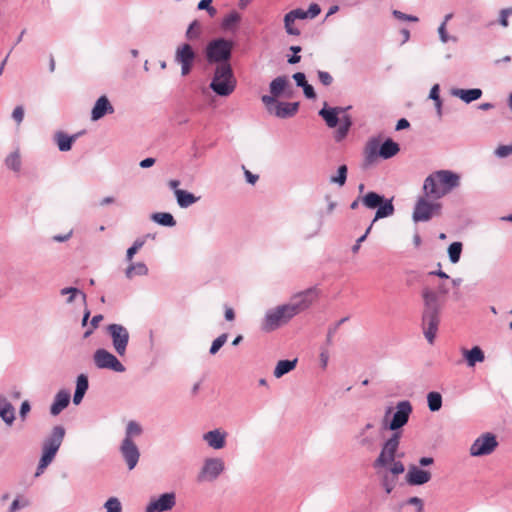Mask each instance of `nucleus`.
<instances>
[{
	"instance_id": "51",
	"label": "nucleus",
	"mask_w": 512,
	"mask_h": 512,
	"mask_svg": "<svg viewBox=\"0 0 512 512\" xmlns=\"http://www.w3.org/2000/svg\"><path fill=\"white\" fill-rule=\"evenodd\" d=\"M239 20L240 15L236 12H232L223 19L222 26L225 29H229L232 25L239 22Z\"/></svg>"
},
{
	"instance_id": "5",
	"label": "nucleus",
	"mask_w": 512,
	"mask_h": 512,
	"mask_svg": "<svg viewBox=\"0 0 512 512\" xmlns=\"http://www.w3.org/2000/svg\"><path fill=\"white\" fill-rule=\"evenodd\" d=\"M233 42L224 38L210 41L205 49L206 60L210 64L229 63L232 55Z\"/></svg>"
},
{
	"instance_id": "37",
	"label": "nucleus",
	"mask_w": 512,
	"mask_h": 512,
	"mask_svg": "<svg viewBox=\"0 0 512 512\" xmlns=\"http://www.w3.org/2000/svg\"><path fill=\"white\" fill-rule=\"evenodd\" d=\"M151 218L153 221L162 226L173 227L176 225V221L172 214L167 212L154 213Z\"/></svg>"
},
{
	"instance_id": "15",
	"label": "nucleus",
	"mask_w": 512,
	"mask_h": 512,
	"mask_svg": "<svg viewBox=\"0 0 512 512\" xmlns=\"http://www.w3.org/2000/svg\"><path fill=\"white\" fill-rule=\"evenodd\" d=\"M355 439L359 447L372 452L377 447L379 435L375 430L374 424L367 423L364 427L359 429L355 435Z\"/></svg>"
},
{
	"instance_id": "49",
	"label": "nucleus",
	"mask_w": 512,
	"mask_h": 512,
	"mask_svg": "<svg viewBox=\"0 0 512 512\" xmlns=\"http://www.w3.org/2000/svg\"><path fill=\"white\" fill-rule=\"evenodd\" d=\"M144 245L143 240H136L133 245L127 249L126 252V260L131 262L134 255L138 252V250Z\"/></svg>"
},
{
	"instance_id": "46",
	"label": "nucleus",
	"mask_w": 512,
	"mask_h": 512,
	"mask_svg": "<svg viewBox=\"0 0 512 512\" xmlns=\"http://www.w3.org/2000/svg\"><path fill=\"white\" fill-rule=\"evenodd\" d=\"M106 512H122V505L118 498L110 497L104 504Z\"/></svg>"
},
{
	"instance_id": "41",
	"label": "nucleus",
	"mask_w": 512,
	"mask_h": 512,
	"mask_svg": "<svg viewBox=\"0 0 512 512\" xmlns=\"http://www.w3.org/2000/svg\"><path fill=\"white\" fill-rule=\"evenodd\" d=\"M142 433V427L136 421H129L126 426L125 438L128 440H132L134 436H139Z\"/></svg>"
},
{
	"instance_id": "43",
	"label": "nucleus",
	"mask_w": 512,
	"mask_h": 512,
	"mask_svg": "<svg viewBox=\"0 0 512 512\" xmlns=\"http://www.w3.org/2000/svg\"><path fill=\"white\" fill-rule=\"evenodd\" d=\"M346 179H347V166L341 165V166H339V168L337 170V175L332 176L330 178V182L338 184L339 186H343L346 183Z\"/></svg>"
},
{
	"instance_id": "38",
	"label": "nucleus",
	"mask_w": 512,
	"mask_h": 512,
	"mask_svg": "<svg viewBox=\"0 0 512 512\" xmlns=\"http://www.w3.org/2000/svg\"><path fill=\"white\" fill-rule=\"evenodd\" d=\"M427 402L430 411H439L442 407V396L439 392H429L427 394Z\"/></svg>"
},
{
	"instance_id": "42",
	"label": "nucleus",
	"mask_w": 512,
	"mask_h": 512,
	"mask_svg": "<svg viewBox=\"0 0 512 512\" xmlns=\"http://www.w3.org/2000/svg\"><path fill=\"white\" fill-rule=\"evenodd\" d=\"M462 252V243L461 242H453L448 247V255L449 259L452 263H457L460 259Z\"/></svg>"
},
{
	"instance_id": "64",
	"label": "nucleus",
	"mask_w": 512,
	"mask_h": 512,
	"mask_svg": "<svg viewBox=\"0 0 512 512\" xmlns=\"http://www.w3.org/2000/svg\"><path fill=\"white\" fill-rule=\"evenodd\" d=\"M407 504L417 507V512H423V501L418 497H411L408 499Z\"/></svg>"
},
{
	"instance_id": "54",
	"label": "nucleus",
	"mask_w": 512,
	"mask_h": 512,
	"mask_svg": "<svg viewBox=\"0 0 512 512\" xmlns=\"http://www.w3.org/2000/svg\"><path fill=\"white\" fill-rule=\"evenodd\" d=\"M494 154L499 158H505L512 154V145H500Z\"/></svg>"
},
{
	"instance_id": "17",
	"label": "nucleus",
	"mask_w": 512,
	"mask_h": 512,
	"mask_svg": "<svg viewBox=\"0 0 512 512\" xmlns=\"http://www.w3.org/2000/svg\"><path fill=\"white\" fill-rule=\"evenodd\" d=\"M94 363L99 369H110L115 372H124V365L115 355L105 349H98L94 353Z\"/></svg>"
},
{
	"instance_id": "55",
	"label": "nucleus",
	"mask_w": 512,
	"mask_h": 512,
	"mask_svg": "<svg viewBox=\"0 0 512 512\" xmlns=\"http://www.w3.org/2000/svg\"><path fill=\"white\" fill-rule=\"evenodd\" d=\"M318 78L324 86H329L333 82V77L326 71H318Z\"/></svg>"
},
{
	"instance_id": "56",
	"label": "nucleus",
	"mask_w": 512,
	"mask_h": 512,
	"mask_svg": "<svg viewBox=\"0 0 512 512\" xmlns=\"http://www.w3.org/2000/svg\"><path fill=\"white\" fill-rule=\"evenodd\" d=\"M371 229H372V224H370L369 227L366 229L365 233L361 237H359L357 239L356 243L352 247V252L353 253H357L358 252V250L360 249L361 243L363 241H365V239L367 238V236L370 233Z\"/></svg>"
},
{
	"instance_id": "53",
	"label": "nucleus",
	"mask_w": 512,
	"mask_h": 512,
	"mask_svg": "<svg viewBox=\"0 0 512 512\" xmlns=\"http://www.w3.org/2000/svg\"><path fill=\"white\" fill-rule=\"evenodd\" d=\"M392 15L396 19L401 20V21H411V22H418L419 21L418 17L413 16V15L405 14V13L399 11V10H393L392 11Z\"/></svg>"
},
{
	"instance_id": "6",
	"label": "nucleus",
	"mask_w": 512,
	"mask_h": 512,
	"mask_svg": "<svg viewBox=\"0 0 512 512\" xmlns=\"http://www.w3.org/2000/svg\"><path fill=\"white\" fill-rule=\"evenodd\" d=\"M361 203L368 209H376L374 219L371 224L382 218L392 216L395 208L392 199H385L384 196L376 192H368L361 198Z\"/></svg>"
},
{
	"instance_id": "1",
	"label": "nucleus",
	"mask_w": 512,
	"mask_h": 512,
	"mask_svg": "<svg viewBox=\"0 0 512 512\" xmlns=\"http://www.w3.org/2000/svg\"><path fill=\"white\" fill-rule=\"evenodd\" d=\"M460 186V175L451 170H438L428 175L423 184V192L431 199L438 200Z\"/></svg>"
},
{
	"instance_id": "29",
	"label": "nucleus",
	"mask_w": 512,
	"mask_h": 512,
	"mask_svg": "<svg viewBox=\"0 0 512 512\" xmlns=\"http://www.w3.org/2000/svg\"><path fill=\"white\" fill-rule=\"evenodd\" d=\"M0 418L9 426H11L15 420L14 407L3 396L0 397Z\"/></svg>"
},
{
	"instance_id": "20",
	"label": "nucleus",
	"mask_w": 512,
	"mask_h": 512,
	"mask_svg": "<svg viewBox=\"0 0 512 512\" xmlns=\"http://www.w3.org/2000/svg\"><path fill=\"white\" fill-rule=\"evenodd\" d=\"M120 452L129 470L134 469L139 461L140 452L133 440L123 439Z\"/></svg>"
},
{
	"instance_id": "16",
	"label": "nucleus",
	"mask_w": 512,
	"mask_h": 512,
	"mask_svg": "<svg viewBox=\"0 0 512 512\" xmlns=\"http://www.w3.org/2000/svg\"><path fill=\"white\" fill-rule=\"evenodd\" d=\"M497 446L496 436L492 433H485L473 442L470 447V454L476 457L489 455Z\"/></svg>"
},
{
	"instance_id": "39",
	"label": "nucleus",
	"mask_w": 512,
	"mask_h": 512,
	"mask_svg": "<svg viewBox=\"0 0 512 512\" xmlns=\"http://www.w3.org/2000/svg\"><path fill=\"white\" fill-rule=\"evenodd\" d=\"M202 33V26L201 23L198 20H194L187 28V31L185 33L186 38L189 41L197 40L199 39L200 35Z\"/></svg>"
},
{
	"instance_id": "34",
	"label": "nucleus",
	"mask_w": 512,
	"mask_h": 512,
	"mask_svg": "<svg viewBox=\"0 0 512 512\" xmlns=\"http://www.w3.org/2000/svg\"><path fill=\"white\" fill-rule=\"evenodd\" d=\"M148 274V268L145 263H131L125 270L127 279H133L135 276H145Z\"/></svg>"
},
{
	"instance_id": "3",
	"label": "nucleus",
	"mask_w": 512,
	"mask_h": 512,
	"mask_svg": "<svg viewBox=\"0 0 512 512\" xmlns=\"http://www.w3.org/2000/svg\"><path fill=\"white\" fill-rule=\"evenodd\" d=\"M236 78L229 63L216 65L209 88L218 96L227 97L236 88Z\"/></svg>"
},
{
	"instance_id": "47",
	"label": "nucleus",
	"mask_w": 512,
	"mask_h": 512,
	"mask_svg": "<svg viewBox=\"0 0 512 512\" xmlns=\"http://www.w3.org/2000/svg\"><path fill=\"white\" fill-rule=\"evenodd\" d=\"M228 338V335L226 333L221 334L218 336L213 342L210 347V354L215 355L220 348L226 343Z\"/></svg>"
},
{
	"instance_id": "31",
	"label": "nucleus",
	"mask_w": 512,
	"mask_h": 512,
	"mask_svg": "<svg viewBox=\"0 0 512 512\" xmlns=\"http://www.w3.org/2000/svg\"><path fill=\"white\" fill-rule=\"evenodd\" d=\"M77 135L69 136L62 131H58L54 135V140L61 152L69 151L72 147L73 142L76 140Z\"/></svg>"
},
{
	"instance_id": "58",
	"label": "nucleus",
	"mask_w": 512,
	"mask_h": 512,
	"mask_svg": "<svg viewBox=\"0 0 512 512\" xmlns=\"http://www.w3.org/2000/svg\"><path fill=\"white\" fill-rule=\"evenodd\" d=\"M320 12H321L320 6L316 3H312V4H310L308 10L306 11V14H307L308 18L313 19L316 16H318L320 14Z\"/></svg>"
},
{
	"instance_id": "30",
	"label": "nucleus",
	"mask_w": 512,
	"mask_h": 512,
	"mask_svg": "<svg viewBox=\"0 0 512 512\" xmlns=\"http://www.w3.org/2000/svg\"><path fill=\"white\" fill-rule=\"evenodd\" d=\"M451 94L460 98L465 103H471L478 100L482 96V90L479 88L473 89H453Z\"/></svg>"
},
{
	"instance_id": "32",
	"label": "nucleus",
	"mask_w": 512,
	"mask_h": 512,
	"mask_svg": "<svg viewBox=\"0 0 512 512\" xmlns=\"http://www.w3.org/2000/svg\"><path fill=\"white\" fill-rule=\"evenodd\" d=\"M400 151L399 144L392 139H387L380 145L379 156L383 159H390Z\"/></svg>"
},
{
	"instance_id": "12",
	"label": "nucleus",
	"mask_w": 512,
	"mask_h": 512,
	"mask_svg": "<svg viewBox=\"0 0 512 512\" xmlns=\"http://www.w3.org/2000/svg\"><path fill=\"white\" fill-rule=\"evenodd\" d=\"M225 463L221 458H207L204 460L203 466L197 475V482H213L224 471Z\"/></svg>"
},
{
	"instance_id": "35",
	"label": "nucleus",
	"mask_w": 512,
	"mask_h": 512,
	"mask_svg": "<svg viewBox=\"0 0 512 512\" xmlns=\"http://www.w3.org/2000/svg\"><path fill=\"white\" fill-rule=\"evenodd\" d=\"M296 363H297V359H294V360H280L275 369H274V376L276 378H280L282 377L283 375L289 373L290 371H292L295 366H296Z\"/></svg>"
},
{
	"instance_id": "22",
	"label": "nucleus",
	"mask_w": 512,
	"mask_h": 512,
	"mask_svg": "<svg viewBox=\"0 0 512 512\" xmlns=\"http://www.w3.org/2000/svg\"><path fill=\"white\" fill-rule=\"evenodd\" d=\"M176 504L174 493H164L158 499L151 501L145 512H164L171 510Z\"/></svg>"
},
{
	"instance_id": "23",
	"label": "nucleus",
	"mask_w": 512,
	"mask_h": 512,
	"mask_svg": "<svg viewBox=\"0 0 512 512\" xmlns=\"http://www.w3.org/2000/svg\"><path fill=\"white\" fill-rule=\"evenodd\" d=\"M227 432L221 429H214L203 434V440L215 450H220L226 445Z\"/></svg>"
},
{
	"instance_id": "19",
	"label": "nucleus",
	"mask_w": 512,
	"mask_h": 512,
	"mask_svg": "<svg viewBox=\"0 0 512 512\" xmlns=\"http://www.w3.org/2000/svg\"><path fill=\"white\" fill-rule=\"evenodd\" d=\"M270 95L277 100L278 97L284 96L290 98L293 95V88L287 76H278L270 82Z\"/></svg>"
},
{
	"instance_id": "27",
	"label": "nucleus",
	"mask_w": 512,
	"mask_h": 512,
	"mask_svg": "<svg viewBox=\"0 0 512 512\" xmlns=\"http://www.w3.org/2000/svg\"><path fill=\"white\" fill-rule=\"evenodd\" d=\"M380 141L377 138H371L366 143L364 157L367 164H372L379 156Z\"/></svg>"
},
{
	"instance_id": "24",
	"label": "nucleus",
	"mask_w": 512,
	"mask_h": 512,
	"mask_svg": "<svg viewBox=\"0 0 512 512\" xmlns=\"http://www.w3.org/2000/svg\"><path fill=\"white\" fill-rule=\"evenodd\" d=\"M114 113V107L110 103L107 96L103 95L97 99L95 102L92 111H91V120L98 121L103 118L107 114Z\"/></svg>"
},
{
	"instance_id": "59",
	"label": "nucleus",
	"mask_w": 512,
	"mask_h": 512,
	"mask_svg": "<svg viewBox=\"0 0 512 512\" xmlns=\"http://www.w3.org/2000/svg\"><path fill=\"white\" fill-rule=\"evenodd\" d=\"M103 320V315L101 314H98V315H95L92 320H91V326L92 328L87 330L85 333H84V337L87 338L93 331V329L97 328L99 323Z\"/></svg>"
},
{
	"instance_id": "21",
	"label": "nucleus",
	"mask_w": 512,
	"mask_h": 512,
	"mask_svg": "<svg viewBox=\"0 0 512 512\" xmlns=\"http://www.w3.org/2000/svg\"><path fill=\"white\" fill-rule=\"evenodd\" d=\"M432 478L430 471L420 468L415 464L408 466L406 482L411 486H420L428 483Z\"/></svg>"
},
{
	"instance_id": "61",
	"label": "nucleus",
	"mask_w": 512,
	"mask_h": 512,
	"mask_svg": "<svg viewBox=\"0 0 512 512\" xmlns=\"http://www.w3.org/2000/svg\"><path fill=\"white\" fill-rule=\"evenodd\" d=\"M31 406L28 400L22 402L20 406L19 415L22 420L26 419L27 414L30 412Z\"/></svg>"
},
{
	"instance_id": "57",
	"label": "nucleus",
	"mask_w": 512,
	"mask_h": 512,
	"mask_svg": "<svg viewBox=\"0 0 512 512\" xmlns=\"http://www.w3.org/2000/svg\"><path fill=\"white\" fill-rule=\"evenodd\" d=\"M512 14V9L511 8H508V9H502L500 11V16H499V23L503 26V27H507L509 25L508 23V16Z\"/></svg>"
},
{
	"instance_id": "36",
	"label": "nucleus",
	"mask_w": 512,
	"mask_h": 512,
	"mask_svg": "<svg viewBox=\"0 0 512 512\" xmlns=\"http://www.w3.org/2000/svg\"><path fill=\"white\" fill-rule=\"evenodd\" d=\"M5 165L8 169L19 172L21 169V156L19 150H15L5 158Z\"/></svg>"
},
{
	"instance_id": "7",
	"label": "nucleus",
	"mask_w": 512,
	"mask_h": 512,
	"mask_svg": "<svg viewBox=\"0 0 512 512\" xmlns=\"http://www.w3.org/2000/svg\"><path fill=\"white\" fill-rule=\"evenodd\" d=\"M442 205L436 200L431 199V196L425 194L419 197L415 203L412 213L414 222H427L434 216L441 214Z\"/></svg>"
},
{
	"instance_id": "52",
	"label": "nucleus",
	"mask_w": 512,
	"mask_h": 512,
	"mask_svg": "<svg viewBox=\"0 0 512 512\" xmlns=\"http://www.w3.org/2000/svg\"><path fill=\"white\" fill-rule=\"evenodd\" d=\"M211 3H212V0H201L199 3H198V9L199 10H207V12L209 13V15L211 17L215 16L216 13H217V10L211 6Z\"/></svg>"
},
{
	"instance_id": "25",
	"label": "nucleus",
	"mask_w": 512,
	"mask_h": 512,
	"mask_svg": "<svg viewBox=\"0 0 512 512\" xmlns=\"http://www.w3.org/2000/svg\"><path fill=\"white\" fill-rule=\"evenodd\" d=\"M350 108H351L350 106H348L347 108H342V107L328 108L327 104L325 103L324 107L319 111V115L325 120L328 127L334 128L337 126V124L340 121V118L338 117V115L340 113L345 112L346 110H348Z\"/></svg>"
},
{
	"instance_id": "26",
	"label": "nucleus",
	"mask_w": 512,
	"mask_h": 512,
	"mask_svg": "<svg viewBox=\"0 0 512 512\" xmlns=\"http://www.w3.org/2000/svg\"><path fill=\"white\" fill-rule=\"evenodd\" d=\"M70 402V393L67 390H60L54 397V401L50 407V413L53 416L60 414Z\"/></svg>"
},
{
	"instance_id": "18",
	"label": "nucleus",
	"mask_w": 512,
	"mask_h": 512,
	"mask_svg": "<svg viewBox=\"0 0 512 512\" xmlns=\"http://www.w3.org/2000/svg\"><path fill=\"white\" fill-rule=\"evenodd\" d=\"M196 54L192 46L188 43L181 44L175 52V61L181 65V74L186 76L190 73Z\"/></svg>"
},
{
	"instance_id": "44",
	"label": "nucleus",
	"mask_w": 512,
	"mask_h": 512,
	"mask_svg": "<svg viewBox=\"0 0 512 512\" xmlns=\"http://www.w3.org/2000/svg\"><path fill=\"white\" fill-rule=\"evenodd\" d=\"M61 295H67L69 296L67 299V303H72L74 301V298L77 294L81 295L82 300L86 301V295L82 293L79 289L74 287H66L60 290Z\"/></svg>"
},
{
	"instance_id": "13",
	"label": "nucleus",
	"mask_w": 512,
	"mask_h": 512,
	"mask_svg": "<svg viewBox=\"0 0 512 512\" xmlns=\"http://www.w3.org/2000/svg\"><path fill=\"white\" fill-rule=\"evenodd\" d=\"M318 297L319 290L316 287H311L293 295L287 304L293 308V313L296 316L300 312L308 309Z\"/></svg>"
},
{
	"instance_id": "9",
	"label": "nucleus",
	"mask_w": 512,
	"mask_h": 512,
	"mask_svg": "<svg viewBox=\"0 0 512 512\" xmlns=\"http://www.w3.org/2000/svg\"><path fill=\"white\" fill-rule=\"evenodd\" d=\"M401 432H394L382 444L378 457L374 460L372 466L375 469L388 467L389 463L396 459V453L399 449Z\"/></svg>"
},
{
	"instance_id": "28",
	"label": "nucleus",
	"mask_w": 512,
	"mask_h": 512,
	"mask_svg": "<svg viewBox=\"0 0 512 512\" xmlns=\"http://www.w3.org/2000/svg\"><path fill=\"white\" fill-rule=\"evenodd\" d=\"M462 355H463L464 359L466 360L467 365L469 367H474L476 365V363H480L485 360L484 352L482 351V349L479 346H474L470 350L463 349Z\"/></svg>"
},
{
	"instance_id": "50",
	"label": "nucleus",
	"mask_w": 512,
	"mask_h": 512,
	"mask_svg": "<svg viewBox=\"0 0 512 512\" xmlns=\"http://www.w3.org/2000/svg\"><path fill=\"white\" fill-rule=\"evenodd\" d=\"M88 387H89V383H88V378L86 375L84 374H80L78 377H77V380H76V391H80L81 393H86V391L88 390Z\"/></svg>"
},
{
	"instance_id": "48",
	"label": "nucleus",
	"mask_w": 512,
	"mask_h": 512,
	"mask_svg": "<svg viewBox=\"0 0 512 512\" xmlns=\"http://www.w3.org/2000/svg\"><path fill=\"white\" fill-rule=\"evenodd\" d=\"M387 468H389L388 472L390 474H392L393 476L402 474L405 471L404 464L401 461L396 460V459H394L392 462H390Z\"/></svg>"
},
{
	"instance_id": "63",
	"label": "nucleus",
	"mask_w": 512,
	"mask_h": 512,
	"mask_svg": "<svg viewBox=\"0 0 512 512\" xmlns=\"http://www.w3.org/2000/svg\"><path fill=\"white\" fill-rule=\"evenodd\" d=\"M348 131H349V129H347L346 127H344L340 124V126L338 127V129L336 130V133H335V140L337 142L343 140L347 136Z\"/></svg>"
},
{
	"instance_id": "45",
	"label": "nucleus",
	"mask_w": 512,
	"mask_h": 512,
	"mask_svg": "<svg viewBox=\"0 0 512 512\" xmlns=\"http://www.w3.org/2000/svg\"><path fill=\"white\" fill-rule=\"evenodd\" d=\"M295 20L291 18L288 14L284 16V27L289 35L299 36L300 30L295 27Z\"/></svg>"
},
{
	"instance_id": "4",
	"label": "nucleus",
	"mask_w": 512,
	"mask_h": 512,
	"mask_svg": "<svg viewBox=\"0 0 512 512\" xmlns=\"http://www.w3.org/2000/svg\"><path fill=\"white\" fill-rule=\"evenodd\" d=\"M65 436L63 426H55L51 434L44 440L42 446V456L40 458L35 476H40L48 465L53 461L57 451L59 450Z\"/></svg>"
},
{
	"instance_id": "10",
	"label": "nucleus",
	"mask_w": 512,
	"mask_h": 512,
	"mask_svg": "<svg viewBox=\"0 0 512 512\" xmlns=\"http://www.w3.org/2000/svg\"><path fill=\"white\" fill-rule=\"evenodd\" d=\"M412 410V404L408 400L398 402L396 405V411L393 414L391 421L388 424H385L386 418L392 412V408L388 407L385 411V416L383 419L385 428L391 430L393 433L400 432L399 429L408 423Z\"/></svg>"
},
{
	"instance_id": "40",
	"label": "nucleus",
	"mask_w": 512,
	"mask_h": 512,
	"mask_svg": "<svg viewBox=\"0 0 512 512\" xmlns=\"http://www.w3.org/2000/svg\"><path fill=\"white\" fill-rule=\"evenodd\" d=\"M381 479V485L385 489L387 494H390L392 490L395 488L396 479L389 475L388 471L380 472L378 471Z\"/></svg>"
},
{
	"instance_id": "33",
	"label": "nucleus",
	"mask_w": 512,
	"mask_h": 512,
	"mask_svg": "<svg viewBox=\"0 0 512 512\" xmlns=\"http://www.w3.org/2000/svg\"><path fill=\"white\" fill-rule=\"evenodd\" d=\"M175 197L181 208H187L199 200V197L186 190H175Z\"/></svg>"
},
{
	"instance_id": "60",
	"label": "nucleus",
	"mask_w": 512,
	"mask_h": 512,
	"mask_svg": "<svg viewBox=\"0 0 512 512\" xmlns=\"http://www.w3.org/2000/svg\"><path fill=\"white\" fill-rule=\"evenodd\" d=\"M13 119L20 124L23 121L24 118V109L22 106H17L14 108L12 113Z\"/></svg>"
},
{
	"instance_id": "14",
	"label": "nucleus",
	"mask_w": 512,
	"mask_h": 512,
	"mask_svg": "<svg viewBox=\"0 0 512 512\" xmlns=\"http://www.w3.org/2000/svg\"><path fill=\"white\" fill-rule=\"evenodd\" d=\"M107 332L112 339L115 352L121 357L124 356L130 337L127 328L121 324H110L107 326Z\"/></svg>"
},
{
	"instance_id": "8",
	"label": "nucleus",
	"mask_w": 512,
	"mask_h": 512,
	"mask_svg": "<svg viewBox=\"0 0 512 512\" xmlns=\"http://www.w3.org/2000/svg\"><path fill=\"white\" fill-rule=\"evenodd\" d=\"M294 316L295 314L293 313V308H291L288 304L280 305L274 309H270L265 314L262 323V330L266 332L274 331L280 326L288 323Z\"/></svg>"
},
{
	"instance_id": "2",
	"label": "nucleus",
	"mask_w": 512,
	"mask_h": 512,
	"mask_svg": "<svg viewBox=\"0 0 512 512\" xmlns=\"http://www.w3.org/2000/svg\"><path fill=\"white\" fill-rule=\"evenodd\" d=\"M422 298L424 301V309L422 314V328L427 341L432 344L434 342L438 325L440 322V309L441 302L435 293L430 288L422 290Z\"/></svg>"
},
{
	"instance_id": "62",
	"label": "nucleus",
	"mask_w": 512,
	"mask_h": 512,
	"mask_svg": "<svg viewBox=\"0 0 512 512\" xmlns=\"http://www.w3.org/2000/svg\"><path fill=\"white\" fill-rule=\"evenodd\" d=\"M289 16H291V18H293L295 21L297 19H306L308 18L307 14H306V11L302 10V9H294L290 12L287 13Z\"/></svg>"
},
{
	"instance_id": "11",
	"label": "nucleus",
	"mask_w": 512,
	"mask_h": 512,
	"mask_svg": "<svg viewBox=\"0 0 512 512\" xmlns=\"http://www.w3.org/2000/svg\"><path fill=\"white\" fill-rule=\"evenodd\" d=\"M262 102L266 106L267 111L281 119H286L294 116L299 108V103H288V102H279L274 99V97L262 96Z\"/></svg>"
}]
</instances>
